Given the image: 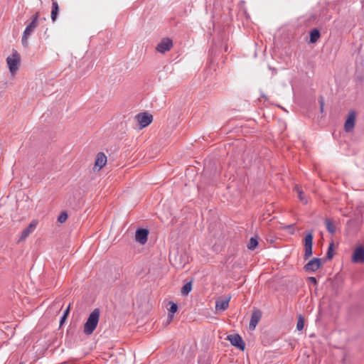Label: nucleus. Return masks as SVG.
I'll return each instance as SVG.
<instances>
[{
	"mask_svg": "<svg viewBox=\"0 0 364 364\" xmlns=\"http://www.w3.org/2000/svg\"><path fill=\"white\" fill-rule=\"evenodd\" d=\"M100 311L95 309L89 315L88 318L84 324V333L86 335H91L95 330L99 322Z\"/></svg>",
	"mask_w": 364,
	"mask_h": 364,
	"instance_id": "1",
	"label": "nucleus"
},
{
	"mask_svg": "<svg viewBox=\"0 0 364 364\" xmlns=\"http://www.w3.org/2000/svg\"><path fill=\"white\" fill-rule=\"evenodd\" d=\"M38 13L35 14L32 16L31 21L26 26L22 36V44L24 47H27L28 45V38L32 34V33L34 31L35 28L37 27L38 25Z\"/></svg>",
	"mask_w": 364,
	"mask_h": 364,
	"instance_id": "2",
	"label": "nucleus"
},
{
	"mask_svg": "<svg viewBox=\"0 0 364 364\" xmlns=\"http://www.w3.org/2000/svg\"><path fill=\"white\" fill-rule=\"evenodd\" d=\"M21 62V57L19 53L16 50H13L11 55L7 57L6 63L9 69V72L14 75L18 70Z\"/></svg>",
	"mask_w": 364,
	"mask_h": 364,
	"instance_id": "3",
	"label": "nucleus"
},
{
	"mask_svg": "<svg viewBox=\"0 0 364 364\" xmlns=\"http://www.w3.org/2000/svg\"><path fill=\"white\" fill-rule=\"evenodd\" d=\"M135 118L138 122L140 129L145 128L146 127L149 125L153 120L152 115L147 112L139 113L137 115H136Z\"/></svg>",
	"mask_w": 364,
	"mask_h": 364,
	"instance_id": "4",
	"label": "nucleus"
},
{
	"mask_svg": "<svg viewBox=\"0 0 364 364\" xmlns=\"http://www.w3.org/2000/svg\"><path fill=\"white\" fill-rule=\"evenodd\" d=\"M313 233L309 232L304 238V259H307L312 255Z\"/></svg>",
	"mask_w": 364,
	"mask_h": 364,
	"instance_id": "5",
	"label": "nucleus"
},
{
	"mask_svg": "<svg viewBox=\"0 0 364 364\" xmlns=\"http://www.w3.org/2000/svg\"><path fill=\"white\" fill-rule=\"evenodd\" d=\"M321 265V261L319 258H313L304 266V269L308 272H314L317 271Z\"/></svg>",
	"mask_w": 364,
	"mask_h": 364,
	"instance_id": "6",
	"label": "nucleus"
},
{
	"mask_svg": "<svg viewBox=\"0 0 364 364\" xmlns=\"http://www.w3.org/2000/svg\"><path fill=\"white\" fill-rule=\"evenodd\" d=\"M228 339L233 346H235L240 350H244L245 344L240 335H230L228 336Z\"/></svg>",
	"mask_w": 364,
	"mask_h": 364,
	"instance_id": "7",
	"label": "nucleus"
},
{
	"mask_svg": "<svg viewBox=\"0 0 364 364\" xmlns=\"http://www.w3.org/2000/svg\"><path fill=\"white\" fill-rule=\"evenodd\" d=\"M352 262L354 263L364 262V247L362 246L356 247L352 255Z\"/></svg>",
	"mask_w": 364,
	"mask_h": 364,
	"instance_id": "8",
	"label": "nucleus"
},
{
	"mask_svg": "<svg viewBox=\"0 0 364 364\" xmlns=\"http://www.w3.org/2000/svg\"><path fill=\"white\" fill-rule=\"evenodd\" d=\"M173 46V42L170 38H164L157 45L156 50L161 53H164L166 51L171 50Z\"/></svg>",
	"mask_w": 364,
	"mask_h": 364,
	"instance_id": "9",
	"label": "nucleus"
},
{
	"mask_svg": "<svg viewBox=\"0 0 364 364\" xmlns=\"http://www.w3.org/2000/svg\"><path fill=\"white\" fill-rule=\"evenodd\" d=\"M261 317H262V312L260 310L255 309L252 311V315H251V318L250 321V324H249L250 330L253 331L255 329L257 323H259V321L261 319Z\"/></svg>",
	"mask_w": 364,
	"mask_h": 364,
	"instance_id": "10",
	"label": "nucleus"
},
{
	"mask_svg": "<svg viewBox=\"0 0 364 364\" xmlns=\"http://www.w3.org/2000/svg\"><path fill=\"white\" fill-rule=\"evenodd\" d=\"M107 163V156L102 152H99L95 158V170L100 171L103 168Z\"/></svg>",
	"mask_w": 364,
	"mask_h": 364,
	"instance_id": "11",
	"label": "nucleus"
},
{
	"mask_svg": "<svg viewBox=\"0 0 364 364\" xmlns=\"http://www.w3.org/2000/svg\"><path fill=\"white\" fill-rule=\"evenodd\" d=\"M149 231L147 229L141 228L136 231L135 240L136 242L141 245L146 242L148 238Z\"/></svg>",
	"mask_w": 364,
	"mask_h": 364,
	"instance_id": "12",
	"label": "nucleus"
},
{
	"mask_svg": "<svg viewBox=\"0 0 364 364\" xmlns=\"http://www.w3.org/2000/svg\"><path fill=\"white\" fill-rule=\"evenodd\" d=\"M37 225L38 222L36 220H33L29 225L22 231L19 241L25 240L28 235L34 231Z\"/></svg>",
	"mask_w": 364,
	"mask_h": 364,
	"instance_id": "13",
	"label": "nucleus"
},
{
	"mask_svg": "<svg viewBox=\"0 0 364 364\" xmlns=\"http://www.w3.org/2000/svg\"><path fill=\"white\" fill-rule=\"evenodd\" d=\"M355 121V114L354 112H350L348 114V117L345 122L344 128L346 132H350L354 126Z\"/></svg>",
	"mask_w": 364,
	"mask_h": 364,
	"instance_id": "14",
	"label": "nucleus"
},
{
	"mask_svg": "<svg viewBox=\"0 0 364 364\" xmlns=\"http://www.w3.org/2000/svg\"><path fill=\"white\" fill-rule=\"evenodd\" d=\"M230 300V296L217 300L215 301V309L217 311H221L226 310L229 306Z\"/></svg>",
	"mask_w": 364,
	"mask_h": 364,
	"instance_id": "15",
	"label": "nucleus"
},
{
	"mask_svg": "<svg viewBox=\"0 0 364 364\" xmlns=\"http://www.w3.org/2000/svg\"><path fill=\"white\" fill-rule=\"evenodd\" d=\"M294 191L296 192L297 196H298L299 200L303 204H306L308 203V198L306 196V195L304 194L301 187H300L298 185H296L294 187Z\"/></svg>",
	"mask_w": 364,
	"mask_h": 364,
	"instance_id": "16",
	"label": "nucleus"
},
{
	"mask_svg": "<svg viewBox=\"0 0 364 364\" xmlns=\"http://www.w3.org/2000/svg\"><path fill=\"white\" fill-rule=\"evenodd\" d=\"M59 11V6L56 1L52 0V10H51V19L54 22L55 21L58 14Z\"/></svg>",
	"mask_w": 364,
	"mask_h": 364,
	"instance_id": "17",
	"label": "nucleus"
},
{
	"mask_svg": "<svg viewBox=\"0 0 364 364\" xmlns=\"http://www.w3.org/2000/svg\"><path fill=\"white\" fill-rule=\"evenodd\" d=\"M170 309H169V314H168V318L170 320H172L173 317V314L176 313L178 310V306L176 303L173 301H170Z\"/></svg>",
	"mask_w": 364,
	"mask_h": 364,
	"instance_id": "18",
	"label": "nucleus"
},
{
	"mask_svg": "<svg viewBox=\"0 0 364 364\" xmlns=\"http://www.w3.org/2000/svg\"><path fill=\"white\" fill-rule=\"evenodd\" d=\"M320 37L319 31L317 29H313L310 32V42L315 43Z\"/></svg>",
	"mask_w": 364,
	"mask_h": 364,
	"instance_id": "19",
	"label": "nucleus"
},
{
	"mask_svg": "<svg viewBox=\"0 0 364 364\" xmlns=\"http://www.w3.org/2000/svg\"><path fill=\"white\" fill-rule=\"evenodd\" d=\"M191 289H192L191 282H187L181 288V294L184 295V296L188 295V293L191 291Z\"/></svg>",
	"mask_w": 364,
	"mask_h": 364,
	"instance_id": "20",
	"label": "nucleus"
},
{
	"mask_svg": "<svg viewBox=\"0 0 364 364\" xmlns=\"http://www.w3.org/2000/svg\"><path fill=\"white\" fill-rule=\"evenodd\" d=\"M325 223L327 230L331 234L334 233L336 231V228L331 220L326 219Z\"/></svg>",
	"mask_w": 364,
	"mask_h": 364,
	"instance_id": "21",
	"label": "nucleus"
},
{
	"mask_svg": "<svg viewBox=\"0 0 364 364\" xmlns=\"http://www.w3.org/2000/svg\"><path fill=\"white\" fill-rule=\"evenodd\" d=\"M257 240L256 238L251 237L247 245V247L249 250H254L257 246Z\"/></svg>",
	"mask_w": 364,
	"mask_h": 364,
	"instance_id": "22",
	"label": "nucleus"
},
{
	"mask_svg": "<svg viewBox=\"0 0 364 364\" xmlns=\"http://www.w3.org/2000/svg\"><path fill=\"white\" fill-rule=\"evenodd\" d=\"M304 318L303 317L300 315L299 316V318H298V321H297V323H296V329L298 331H301L304 328Z\"/></svg>",
	"mask_w": 364,
	"mask_h": 364,
	"instance_id": "23",
	"label": "nucleus"
},
{
	"mask_svg": "<svg viewBox=\"0 0 364 364\" xmlns=\"http://www.w3.org/2000/svg\"><path fill=\"white\" fill-rule=\"evenodd\" d=\"M68 218V214L65 213V212H63L60 213V215L58 216V221L60 223H63L64 222H65V220H67Z\"/></svg>",
	"mask_w": 364,
	"mask_h": 364,
	"instance_id": "24",
	"label": "nucleus"
},
{
	"mask_svg": "<svg viewBox=\"0 0 364 364\" xmlns=\"http://www.w3.org/2000/svg\"><path fill=\"white\" fill-rule=\"evenodd\" d=\"M69 311H70V306H68V307L65 310L63 315L60 318V325H62L64 321L65 320L66 317L68 316V315L69 314Z\"/></svg>",
	"mask_w": 364,
	"mask_h": 364,
	"instance_id": "25",
	"label": "nucleus"
},
{
	"mask_svg": "<svg viewBox=\"0 0 364 364\" xmlns=\"http://www.w3.org/2000/svg\"><path fill=\"white\" fill-rule=\"evenodd\" d=\"M332 247H333V244H331L329 247H328V252H327V257L328 259H331L333 257V249H332Z\"/></svg>",
	"mask_w": 364,
	"mask_h": 364,
	"instance_id": "26",
	"label": "nucleus"
},
{
	"mask_svg": "<svg viewBox=\"0 0 364 364\" xmlns=\"http://www.w3.org/2000/svg\"><path fill=\"white\" fill-rule=\"evenodd\" d=\"M286 228L287 229H289V232L293 234L294 232V225H287L286 226Z\"/></svg>",
	"mask_w": 364,
	"mask_h": 364,
	"instance_id": "27",
	"label": "nucleus"
},
{
	"mask_svg": "<svg viewBox=\"0 0 364 364\" xmlns=\"http://www.w3.org/2000/svg\"><path fill=\"white\" fill-rule=\"evenodd\" d=\"M309 281L310 282H311L312 284H316V283H317V280H316V279L315 277H309Z\"/></svg>",
	"mask_w": 364,
	"mask_h": 364,
	"instance_id": "28",
	"label": "nucleus"
},
{
	"mask_svg": "<svg viewBox=\"0 0 364 364\" xmlns=\"http://www.w3.org/2000/svg\"><path fill=\"white\" fill-rule=\"evenodd\" d=\"M320 104H321V110L322 112L323 109V101L322 100L320 101Z\"/></svg>",
	"mask_w": 364,
	"mask_h": 364,
	"instance_id": "29",
	"label": "nucleus"
},
{
	"mask_svg": "<svg viewBox=\"0 0 364 364\" xmlns=\"http://www.w3.org/2000/svg\"><path fill=\"white\" fill-rule=\"evenodd\" d=\"M20 364H23V363H20Z\"/></svg>",
	"mask_w": 364,
	"mask_h": 364,
	"instance_id": "30",
	"label": "nucleus"
}]
</instances>
